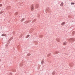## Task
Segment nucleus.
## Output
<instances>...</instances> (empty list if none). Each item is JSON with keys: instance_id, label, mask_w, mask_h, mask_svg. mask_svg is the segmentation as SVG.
<instances>
[{"instance_id": "f257e3e1", "label": "nucleus", "mask_w": 75, "mask_h": 75, "mask_svg": "<svg viewBox=\"0 0 75 75\" xmlns=\"http://www.w3.org/2000/svg\"><path fill=\"white\" fill-rule=\"evenodd\" d=\"M34 10V5H32L30 6L31 11H33Z\"/></svg>"}, {"instance_id": "f03ea898", "label": "nucleus", "mask_w": 75, "mask_h": 75, "mask_svg": "<svg viewBox=\"0 0 75 75\" xmlns=\"http://www.w3.org/2000/svg\"><path fill=\"white\" fill-rule=\"evenodd\" d=\"M45 12L46 13H48L49 12V10L47 8H46L45 10Z\"/></svg>"}, {"instance_id": "7ed1b4c3", "label": "nucleus", "mask_w": 75, "mask_h": 75, "mask_svg": "<svg viewBox=\"0 0 75 75\" xmlns=\"http://www.w3.org/2000/svg\"><path fill=\"white\" fill-rule=\"evenodd\" d=\"M39 7V6H38V5H36L35 6V8H38Z\"/></svg>"}, {"instance_id": "20e7f679", "label": "nucleus", "mask_w": 75, "mask_h": 75, "mask_svg": "<svg viewBox=\"0 0 75 75\" xmlns=\"http://www.w3.org/2000/svg\"><path fill=\"white\" fill-rule=\"evenodd\" d=\"M66 44H67V42H64L63 43V45H66Z\"/></svg>"}, {"instance_id": "39448f33", "label": "nucleus", "mask_w": 75, "mask_h": 75, "mask_svg": "<svg viewBox=\"0 0 75 75\" xmlns=\"http://www.w3.org/2000/svg\"><path fill=\"white\" fill-rule=\"evenodd\" d=\"M24 20H25V18H23L22 19H21V22H23V21H24Z\"/></svg>"}, {"instance_id": "423d86ee", "label": "nucleus", "mask_w": 75, "mask_h": 75, "mask_svg": "<svg viewBox=\"0 0 75 75\" xmlns=\"http://www.w3.org/2000/svg\"><path fill=\"white\" fill-rule=\"evenodd\" d=\"M60 5L61 6H63V5H64V3L63 2H62Z\"/></svg>"}, {"instance_id": "0eeeda50", "label": "nucleus", "mask_w": 75, "mask_h": 75, "mask_svg": "<svg viewBox=\"0 0 75 75\" xmlns=\"http://www.w3.org/2000/svg\"><path fill=\"white\" fill-rule=\"evenodd\" d=\"M2 36H6V34H3L2 35Z\"/></svg>"}, {"instance_id": "6e6552de", "label": "nucleus", "mask_w": 75, "mask_h": 75, "mask_svg": "<svg viewBox=\"0 0 75 75\" xmlns=\"http://www.w3.org/2000/svg\"><path fill=\"white\" fill-rule=\"evenodd\" d=\"M65 24V22H63L62 23L61 25H64Z\"/></svg>"}, {"instance_id": "1a4fd4ad", "label": "nucleus", "mask_w": 75, "mask_h": 75, "mask_svg": "<svg viewBox=\"0 0 75 75\" xmlns=\"http://www.w3.org/2000/svg\"><path fill=\"white\" fill-rule=\"evenodd\" d=\"M18 12H16L15 13V16H16V15H17V14H18Z\"/></svg>"}, {"instance_id": "9d476101", "label": "nucleus", "mask_w": 75, "mask_h": 75, "mask_svg": "<svg viewBox=\"0 0 75 75\" xmlns=\"http://www.w3.org/2000/svg\"><path fill=\"white\" fill-rule=\"evenodd\" d=\"M3 13V11H1L0 12V14H2V13Z\"/></svg>"}, {"instance_id": "9b49d317", "label": "nucleus", "mask_w": 75, "mask_h": 75, "mask_svg": "<svg viewBox=\"0 0 75 75\" xmlns=\"http://www.w3.org/2000/svg\"><path fill=\"white\" fill-rule=\"evenodd\" d=\"M43 63H44V61H43V60L42 61V62H41V64H43Z\"/></svg>"}, {"instance_id": "f8f14e48", "label": "nucleus", "mask_w": 75, "mask_h": 75, "mask_svg": "<svg viewBox=\"0 0 75 75\" xmlns=\"http://www.w3.org/2000/svg\"><path fill=\"white\" fill-rule=\"evenodd\" d=\"M31 55L30 54H27V55L28 56H30V55Z\"/></svg>"}, {"instance_id": "ddd939ff", "label": "nucleus", "mask_w": 75, "mask_h": 75, "mask_svg": "<svg viewBox=\"0 0 75 75\" xmlns=\"http://www.w3.org/2000/svg\"><path fill=\"white\" fill-rule=\"evenodd\" d=\"M75 4L74 3H71V4Z\"/></svg>"}, {"instance_id": "4468645a", "label": "nucleus", "mask_w": 75, "mask_h": 75, "mask_svg": "<svg viewBox=\"0 0 75 75\" xmlns=\"http://www.w3.org/2000/svg\"><path fill=\"white\" fill-rule=\"evenodd\" d=\"M27 36L28 37H30V35H28Z\"/></svg>"}, {"instance_id": "2eb2a0df", "label": "nucleus", "mask_w": 75, "mask_h": 75, "mask_svg": "<svg viewBox=\"0 0 75 75\" xmlns=\"http://www.w3.org/2000/svg\"><path fill=\"white\" fill-rule=\"evenodd\" d=\"M51 56V54H49L48 56Z\"/></svg>"}, {"instance_id": "dca6fc26", "label": "nucleus", "mask_w": 75, "mask_h": 75, "mask_svg": "<svg viewBox=\"0 0 75 75\" xmlns=\"http://www.w3.org/2000/svg\"><path fill=\"white\" fill-rule=\"evenodd\" d=\"M2 6V4H0V6Z\"/></svg>"}, {"instance_id": "f3484780", "label": "nucleus", "mask_w": 75, "mask_h": 75, "mask_svg": "<svg viewBox=\"0 0 75 75\" xmlns=\"http://www.w3.org/2000/svg\"><path fill=\"white\" fill-rule=\"evenodd\" d=\"M26 38H28V37H27V36L26 37Z\"/></svg>"}, {"instance_id": "a211bd4d", "label": "nucleus", "mask_w": 75, "mask_h": 75, "mask_svg": "<svg viewBox=\"0 0 75 75\" xmlns=\"http://www.w3.org/2000/svg\"><path fill=\"white\" fill-rule=\"evenodd\" d=\"M55 74V72L53 73V74Z\"/></svg>"}]
</instances>
